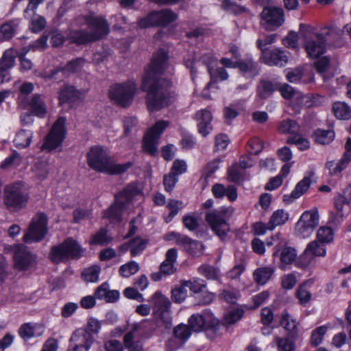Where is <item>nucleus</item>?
<instances>
[{"label": "nucleus", "mask_w": 351, "mask_h": 351, "mask_svg": "<svg viewBox=\"0 0 351 351\" xmlns=\"http://www.w3.org/2000/svg\"><path fill=\"white\" fill-rule=\"evenodd\" d=\"M167 53L159 49L154 54L143 78L141 89L147 91L146 104L150 112L160 110L177 100L178 93L172 89V82L161 77L167 68Z\"/></svg>", "instance_id": "obj_1"}, {"label": "nucleus", "mask_w": 351, "mask_h": 351, "mask_svg": "<svg viewBox=\"0 0 351 351\" xmlns=\"http://www.w3.org/2000/svg\"><path fill=\"white\" fill-rule=\"evenodd\" d=\"M88 165L93 169L110 175H119L125 172L132 166L128 162L117 164L108 156L107 152L101 147H91L87 154Z\"/></svg>", "instance_id": "obj_2"}, {"label": "nucleus", "mask_w": 351, "mask_h": 351, "mask_svg": "<svg viewBox=\"0 0 351 351\" xmlns=\"http://www.w3.org/2000/svg\"><path fill=\"white\" fill-rule=\"evenodd\" d=\"M29 199V193L25 184L16 181L6 184L3 188V203L11 212H17L25 208Z\"/></svg>", "instance_id": "obj_3"}, {"label": "nucleus", "mask_w": 351, "mask_h": 351, "mask_svg": "<svg viewBox=\"0 0 351 351\" xmlns=\"http://www.w3.org/2000/svg\"><path fill=\"white\" fill-rule=\"evenodd\" d=\"M233 213L232 207L222 206L218 209L208 211L205 215V220L211 230L221 240H224L230 228L228 220Z\"/></svg>", "instance_id": "obj_4"}, {"label": "nucleus", "mask_w": 351, "mask_h": 351, "mask_svg": "<svg viewBox=\"0 0 351 351\" xmlns=\"http://www.w3.org/2000/svg\"><path fill=\"white\" fill-rule=\"evenodd\" d=\"M189 326L193 332L206 330L208 333L212 332L217 335L221 334L220 326H223L211 313L206 311L202 314L192 315L189 319Z\"/></svg>", "instance_id": "obj_5"}, {"label": "nucleus", "mask_w": 351, "mask_h": 351, "mask_svg": "<svg viewBox=\"0 0 351 351\" xmlns=\"http://www.w3.org/2000/svg\"><path fill=\"white\" fill-rule=\"evenodd\" d=\"M136 91V84L132 81L123 84H116L109 89V97L117 104L128 107L132 103Z\"/></svg>", "instance_id": "obj_6"}, {"label": "nucleus", "mask_w": 351, "mask_h": 351, "mask_svg": "<svg viewBox=\"0 0 351 351\" xmlns=\"http://www.w3.org/2000/svg\"><path fill=\"white\" fill-rule=\"evenodd\" d=\"M259 17L261 27L268 32L276 30L282 26L285 21L284 10L274 5L263 8Z\"/></svg>", "instance_id": "obj_7"}, {"label": "nucleus", "mask_w": 351, "mask_h": 351, "mask_svg": "<svg viewBox=\"0 0 351 351\" xmlns=\"http://www.w3.org/2000/svg\"><path fill=\"white\" fill-rule=\"evenodd\" d=\"M47 217L43 213H37L32 219L23 241L27 243L42 241L48 232Z\"/></svg>", "instance_id": "obj_8"}, {"label": "nucleus", "mask_w": 351, "mask_h": 351, "mask_svg": "<svg viewBox=\"0 0 351 351\" xmlns=\"http://www.w3.org/2000/svg\"><path fill=\"white\" fill-rule=\"evenodd\" d=\"M177 14L169 9L161 11H154L138 21V25L141 28L152 26H167L177 19Z\"/></svg>", "instance_id": "obj_9"}, {"label": "nucleus", "mask_w": 351, "mask_h": 351, "mask_svg": "<svg viewBox=\"0 0 351 351\" xmlns=\"http://www.w3.org/2000/svg\"><path fill=\"white\" fill-rule=\"evenodd\" d=\"M322 33L311 34L308 38H306L304 49L308 56L312 59L318 58L326 52V39L325 34H329L328 28L325 27Z\"/></svg>", "instance_id": "obj_10"}, {"label": "nucleus", "mask_w": 351, "mask_h": 351, "mask_svg": "<svg viewBox=\"0 0 351 351\" xmlns=\"http://www.w3.org/2000/svg\"><path fill=\"white\" fill-rule=\"evenodd\" d=\"M169 122L167 121H158L154 125L149 129L147 134L144 136L143 144L144 152L155 156L157 152L156 145L158 138L163 131L169 126Z\"/></svg>", "instance_id": "obj_11"}, {"label": "nucleus", "mask_w": 351, "mask_h": 351, "mask_svg": "<svg viewBox=\"0 0 351 351\" xmlns=\"http://www.w3.org/2000/svg\"><path fill=\"white\" fill-rule=\"evenodd\" d=\"M65 123L64 117H61L57 119L41 147L42 150H53L62 144L66 134Z\"/></svg>", "instance_id": "obj_12"}, {"label": "nucleus", "mask_w": 351, "mask_h": 351, "mask_svg": "<svg viewBox=\"0 0 351 351\" xmlns=\"http://www.w3.org/2000/svg\"><path fill=\"white\" fill-rule=\"evenodd\" d=\"M153 300H154V314L156 317L162 322L163 326L165 328H169L172 325L169 312L170 301L160 292H156L153 296Z\"/></svg>", "instance_id": "obj_13"}, {"label": "nucleus", "mask_w": 351, "mask_h": 351, "mask_svg": "<svg viewBox=\"0 0 351 351\" xmlns=\"http://www.w3.org/2000/svg\"><path fill=\"white\" fill-rule=\"evenodd\" d=\"M80 19L90 29L89 32L93 41L102 39L109 32V25L106 19L101 16H94L91 14L82 16Z\"/></svg>", "instance_id": "obj_14"}, {"label": "nucleus", "mask_w": 351, "mask_h": 351, "mask_svg": "<svg viewBox=\"0 0 351 351\" xmlns=\"http://www.w3.org/2000/svg\"><path fill=\"white\" fill-rule=\"evenodd\" d=\"M319 214L317 210L305 211L296 224L298 234L303 237H309L318 226Z\"/></svg>", "instance_id": "obj_15"}, {"label": "nucleus", "mask_w": 351, "mask_h": 351, "mask_svg": "<svg viewBox=\"0 0 351 351\" xmlns=\"http://www.w3.org/2000/svg\"><path fill=\"white\" fill-rule=\"evenodd\" d=\"M93 337L88 330H75L70 339L68 351H88L93 343Z\"/></svg>", "instance_id": "obj_16"}, {"label": "nucleus", "mask_w": 351, "mask_h": 351, "mask_svg": "<svg viewBox=\"0 0 351 351\" xmlns=\"http://www.w3.org/2000/svg\"><path fill=\"white\" fill-rule=\"evenodd\" d=\"M36 256L26 246L21 244L14 248V267L23 271L28 269L35 262Z\"/></svg>", "instance_id": "obj_17"}, {"label": "nucleus", "mask_w": 351, "mask_h": 351, "mask_svg": "<svg viewBox=\"0 0 351 351\" xmlns=\"http://www.w3.org/2000/svg\"><path fill=\"white\" fill-rule=\"evenodd\" d=\"M326 249L324 243L313 241L308 243L304 253L300 256V261L302 266L307 267L313 261L314 256H324Z\"/></svg>", "instance_id": "obj_18"}, {"label": "nucleus", "mask_w": 351, "mask_h": 351, "mask_svg": "<svg viewBox=\"0 0 351 351\" xmlns=\"http://www.w3.org/2000/svg\"><path fill=\"white\" fill-rule=\"evenodd\" d=\"M261 60L269 66H284L288 62V53L279 48H274L269 51L261 54Z\"/></svg>", "instance_id": "obj_19"}, {"label": "nucleus", "mask_w": 351, "mask_h": 351, "mask_svg": "<svg viewBox=\"0 0 351 351\" xmlns=\"http://www.w3.org/2000/svg\"><path fill=\"white\" fill-rule=\"evenodd\" d=\"M275 251L273 253L274 257H279L280 262L278 264V267L282 269L285 270L288 268V267L295 261L297 257V252L295 248L285 246L282 249L275 247Z\"/></svg>", "instance_id": "obj_20"}, {"label": "nucleus", "mask_w": 351, "mask_h": 351, "mask_svg": "<svg viewBox=\"0 0 351 351\" xmlns=\"http://www.w3.org/2000/svg\"><path fill=\"white\" fill-rule=\"evenodd\" d=\"M238 69L240 74L247 79H252L258 75L261 66L252 58L239 60Z\"/></svg>", "instance_id": "obj_21"}, {"label": "nucleus", "mask_w": 351, "mask_h": 351, "mask_svg": "<svg viewBox=\"0 0 351 351\" xmlns=\"http://www.w3.org/2000/svg\"><path fill=\"white\" fill-rule=\"evenodd\" d=\"M195 119L197 121L199 133L203 136H206L213 130L211 112L206 109L199 110L195 114Z\"/></svg>", "instance_id": "obj_22"}, {"label": "nucleus", "mask_w": 351, "mask_h": 351, "mask_svg": "<svg viewBox=\"0 0 351 351\" xmlns=\"http://www.w3.org/2000/svg\"><path fill=\"white\" fill-rule=\"evenodd\" d=\"M138 325L133 324L130 331L123 337V344L128 351H143V346L140 340H136V332L138 331Z\"/></svg>", "instance_id": "obj_23"}, {"label": "nucleus", "mask_w": 351, "mask_h": 351, "mask_svg": "<svg viewBox=\"0 0 351 351\" xmlns=\"http://www.w3.org/2000/svg\"><path fill=\"white\" fill-rule=\"evenodd\" d=\"M62 245L69 261L82 257L84 250L76 240L69 237L62 242Z\"/></svg>", "instance_id": "obj_24"}, {"label": "nucleus", "mask_w": 351, "mask_h": 351, "mask_svg": "<svg viewBox=\"0 0 351 351\" xmlns=\"http://www.w3.org/2000/svg\"><path fill=\"white\" fill-rule=\"evenodd\" d=\"M80 92L73 86H64L60 91L59 101L60 104H68L70 106H73L80 100Z\"/></svg>", "instance_id": "obj_25"}, {"label": "nucleus", "mask_w": 351, "mask_h": 351, "mask_svg": "<svg viewBox=\"0 0 351 351\" xmlns=\"http://www.w3.org/2000/svg\"><path fill=\"white\" fill-rule=\"evenodd\" d=\"M86 63L83 58H77L67 62V64L60 69H56L51 71V76L55 75L60 71L66 74L75 73L80 72Z\"/></svg>", "instance_id": "obj_26"}, {"label": "nucleus", "mask_w": 351, "mask_h": 351, "mask_svg": "<svg viewBox=\"0 0 351 351\" xmlns=\"http://www.w3.org/2000/svg\"><path fill=\"white\" fill-rule=\"evenodd\" d=\"M141 193L137 186L134 184H130L125 189L115 196L117 201L121 204L127 205L132 199Z\"/></svg>", "instance_id": "obj_27"}, {"label": "nucleus", "mask_w": 351, "mask_h": 351, "mask_svg": "<svg viewBox=\"0 0 351 351\" xmlns=\"http://www.w3.org/2000/svg\"><path fill=\"white\" fill-rule=\"evenodd\" d=\"M350 157L351 154H343L341 159L338 162L333 160L327 162L326 167L328 169L330 174L333 176L341 173L350 162Z\"/></svg>", "instance_id": "obj_28"}, {"label": "nucleus", "mask_w": 351, "mask_h": 351, "mask_svg": "<svg viewBox=\"0 0 351 351\" xmlns=\"http://www.w3.org/2000/svg\"><path fill=\"white\" fill-rule=\"evenodd\" d=\"M33 132L29 130H20L14 139V145L19 149L27 147L32 143Z\"/></svg>", "instance_id": "obj_29"}, {"label": "nucleus", "mask_w": 351, "mask_h": 351, "mask_svg": "<svg viewBox=\"0 0 351 351\" xmlns=\"http://www.w3.org/2000/svg\"><path fill=\"white\" fill-rule=\"evenodd\" d=\"M49 258L54 264L66 263L69 261L62 242L51 247Z\"/></svg>", "instance_id": "obj_30"}, {"label": "nucleus", "mask_w": 351, "mask_h": 351, "mask_svg": "<svg viewBox=\"0 0 351 351\" xmlns=\"http://www.w3.org/2000/svg\"><path fill=\"white\" fill-rule=\"evenodd\" d=\"M280 324L288 332L287 336L290 339H295L298 337V324L293 319L290 320V315L287 312L282 314Z\"/></svg>", "instance_id": "obj_31"}, {"label": "nucleus", "mask_w": 351, "mask_h": 351, "mask_svg": "<svg viewBox=\"0 0 351 351\" xmlns=\"http://www.w3.org/2000/svg\"><path fill=\"white\" fill-rule=\"evenodd\" d=\"M274 273V268L263 267L256 269L253 274L254 279L258 285H265Z\"/></svg>", "instance_id": "obj_32"}, {"label": "nucleus", "mask_w": 351, "mask_h": 351, "mask_svg": "<svg viewBox=\"0 0 351 351\" xmlns=\"http://www.w3.org/2000/svg\"><path fill=\"white\" fill-rule=\"evenodd\" d=\"M32 114L43 117L47 113L45 104L40 95H34L29 104Z\"/></svg>", "instance_id": "obj_33"}, {"label": "nucleus", "mask_w": 351, "mask_h": 351, "mask_svg": "<svg viewBox=\"0 0 351 351\" xmlns=\"http://www.w3.org/2000/svg\"><path fill=\"white\" fill-rule=\"evenodd\" d=\"M16 54V51L12 48L6 49L0 58V67L10 71L15 64Z\"/></svg>", "instance_id": "obj_34"}, {"label": "nucleus", "mask_w": 351, "mask_h": 351, "mask_svg": "<svg viewBox=\"0 0 351 351\" xmlns=\"http://www.w3.org/2000/svg\"><path fill=\"white\" fill-rule=\"evenodd\" d=\"M69 38L71 43L77 45L86 44L94 42L90 33L85 30H72L69 34Z\"/></svg>", "instance_id": "obj_35"}, {"label": "nucleus", "mask_w": 351, "mask_h": 351, "mask_svg": "<svg viewBox=\"0 0 351 351\" xmlns=\"http://www.w3.org/2000/svg\"><path fill=\"white\" fill-rule=\"evenodd\" d=\"M332 110L335 116L339 119L348 120L351 118V108L345 102L334 103Z\"/></svg>", "instance_id": "obj_36"}, {"label": "nucleus", "mask_w": 351, "mask_h": 351, "mask_svg": "<svg viewBox=\"0 0 351 351\" xmlns=\"http://www.w3.org/2000/svg\"><path fill=\"white\" fill-rule=\"evenodd\" d=\"M310 178L308 177H305L303 180H302L297 184L294 190L292 191L291 194V197H292L293 199H297L300 197L308 190V189L310 186ZM288 198H290V197H288L287 195H284V202L289 203V200L288 199Z\"/></svg>", "instance_id": "obj_37"}, {"label": "nucleus", "mask_w": 351, "mask_h": 351, "mask_svg": "<svg viewBox=\"0 0 351 351\" xmlns=\"http://www.w3.org/2000/svg\"><path fill=\"white\" fill-rule=\"evenodd\" d=\"M289 218V215L283 209L274 212L269 221V230H274L276 226L284 224Z\"/></svg>", "instance_id": "obj_38"}, {"label": "nucleus", "mask_w": 351, "mask_h": 351, "mask_svg": "<svg viewBox=\"0 0 351 351\" xmlns=\"http://www.w3.org/2000/svg\"><path fill=\"white\" fill-rule=\"evenodd\" d=\"M115 199H117V197H115ZM125 207V204H122L119 201L116 199L115 203L105 212V217L112 221H120L122 211Z\"/></svg>", "instance_id": "obj_39"}, {"label": "nucleus", "mask_w": 351, "mask_h": 351, "mask_svg": "<svg viewBox=\"0 0 351 351\" xmlns=\"http://www.w3.org/2000/svg\"><path fill=\"white\" fill-rule=\"evenodd\" d=\"M274 90V84L271 82L265 80H261L257 86L258 95L263 99H267L270 97Z\"/></svg>", "instance_id": "obj_40"}, {"label": "nucleus", "mask_w": 351, "mask_h": 351, "mask_svg": "<svg viewBox=\"0 0 351 351\" xmlns=\"http://www.w3.org/2000/svg\"><path fill=\"white\" fill-rule=\"evenodd\" d=\"M191 331L189 325L181 324L173 328V336L181 344H184L191 336Z\"/></svg>", "instance_id": "obj_41"}, {"label": "nucleus", "mask_w": 351, "mask_h": 351, "mask_svg": "<svg viewBox=\"0 0 351 351\" xmlns=\"http://www.w3.org/2000/svg\"><path fill=\"white\" fill-rule=\"evenodd\" d=\"M111 241L112 238L108 234V230L106 228H101L92 236L90 244L104 245L108 244Z\"/></svg>", "instance_id": "obj_42"}, {"label": "nucleus", "mask_w": 351, "mask_h": 351, "mask_svg": "<svg viewBox=\"0 0 351 351\" xmlns=\"http://www.w3.org/2000/svg\"><path fill=\"white\" fill-rule=\"evenodd\" d=\"M314 134L315 141L321 145L329 144L335 137L334 132L330 130L317 129L315 131Z\"/></svg>", "instance_id": "obj_43"}, {"label": "nucleus", "mask_w": 351, "mask_h": 351, "mask_svg": "<svg viewBox=\"0 0 351 351\" xmlns=\"http://www.w3.org/2000/svg\"><path fill=\"white\" fill-rule=\"evenodd\" d=\"M221 7L226 12L233 14H240L248 11L246 7L239 5L232 0H223Z\"/></svg>", "instance_id": "obj_44"}, {"label": "nucleus", "mask_w": 351, "mask_h": 351, "mask_svg": "<svg viewBox=\"0 0 351 351\" xmlns=\"http://www.w3.org/2000/svg\"><path fill=\"white\" fill-rule=\"evenodd\" d=\"M138 325V331L141 330V336L143 339L151 337L156 329V324L154 322L144 321L141 323H134Z\"/></svg>", "instance_id": "obj_45"}, {"label": "nucleus", "mask_w": 351, "mask_h": 351, "mask_svg": "<svg viewBox=\"0 0 351 351\" xmlns=\"http://www.w3.org/2000/svg\"><path fill=\"white\" fill-rule=\"evenodd\" d=\"M243 313V311L239 308L229 311L224 317V322H219L220 324L223 325V326H220V330L221 328L226 329L227 325L234 324L241 319Z\"/></svg>", "instance_id": "obj_46"}, {"label": "nucleus", "mask_w": 351, "mask_h": 351, "mask_svg": "<svg viewBox=\"0 0 351 351\" xmlns=\"http://www.w3.org/2000/svg\"><path fill=\"white\" fill-rule=\"evenodd\" d=\"M36 326L31 323H25L21 326L19 329V335L25 341H27L36 335H40L41 333L36 335Z\"/></svg>", "instance_id": "obj_47"}, {"label": "nucleus", "mask_w": 351, "mask_h": 351, "mask_svg": "<svg viewBox=\"0 0 351 351\" xmlns=\"http://www.w3.org/2000/svg\"><path fill=\"white\" fill-rule=\"evenodd\" d=\"M139 268V265L136 262L131 261L128 263L121 265L119 267V272L121 276L124 278H129L138 272Z\"/></svg>", "instance_id": "obj_48"}, {"label": "nucleus", "mask_w": 351, "mask_h": 351, "mask_svg": "<svg viewBox=\"0 0 351 351\" xmlns=\"http://www.w3.org/2000/svg\"><path fill=\"white\" fill-rule=\"evenodd\" d=\"M208 69L211 77V81L206 85V88L208 89L211 88L213 84L215 82V79L226 80L228 78V74L226 69L223 67L217 68L215 70H212L208 66Z\"/></svg>", "instance_id": "obj_49"}, {"label": "nucleus", "mask_w": 351, "mask_h": 351, "mask_svg": "<svg viewBox=\"0 0 351 351\" xmlns=\"http://www.w3.org/2000/svg\"><path fill=\"white\" fill-rule=\"evenodd\" d=\"M277 35L271 34L269 35H263L256 41L257 47L261 51V54H264L267 51V46L274 43L276 40Z\"/></svg>", "instance_id": "obj_50"}, {"label": "nucleus", "mask_w": 351, "mask_h": 351, "mask_svg": "<svg viewBox=\"0 0 351 351\" xmlns=\"http://www.w3.org/2000/svg\"><path fill=\"white\" fill-rule=\"evenodd\" d=\"M101 271L100 267L94 265L85 269L82 274L83 279L86 282H95L99 279V274Z\"/></svg>", "instance_id": "obj_51"}, {"label": "nucleus", "mask_w": 351, "mask_h": 351, "mask_svg": "<svg viewBox=\"0 0 351 351\" xmlns=\"http://www.w3.org/2000/svg\"><path fill=\"white\" fill-rule=\"evenodd\" d=\"M184 285L195 294L200 293L206 287V282L199 278L184 281Z\"/></svg>", "instance_id": "obj_52"}, {"label": "nucleus", "mask_w": 351, "mask_h": 351, "mask_svg": "<svg viewBox=\"0 0 351 351\" xmlns=\"http://www.w3.org/2000/svg\"><path fill=\"white\" fill-rule=\"evenodd\" d=\"M307 282H305L300 285L295 292V296L298 299L299 302L302 305H305L311 299V293L306 289Z\"/></svg>", "instance_id": "obj_53"}, {"label": "nucleus", "mask_w": 351, "mask_h": 351, "mask_svg": "<svg viewBox=\"0 0 351 351\" xmlns=\"http://www.w3.org/2000/svg\"><path fill=\"white\" fill-rule=\"evenodd\" d=\"M16 28L11 23H6L0 26V41L11 39L14 35Z\"/></svg>", "instance_id": "obj_54"}, {"label": "nucleus", "mask_w": 351, "mask_h": 351, "mask_svg": "<svg viewBox=\"0 0 351 351\" xmlns=\"http://www.w3.org/2000/svg\"><path fill=\"white\" fill-rule=\"evenodd\" d=\"M27 19L30 21L29 29L34 33L42 31L46 26V20L42 16L34 15V16Z\"/></svg>", "instance_id": "obj_55"}, {"label": "nucleus", "mask_w": 351, "mask_h": 351, "mask_svg": "<svg viewBox=\"0 0 351 351\" xmlns=\"http://www.w3.org/2000/svg\"><path fill=\"white\" fill-rule=\"evenodd\" d=\"M186 287L184 285L183 281L180 285L176 287L171 291L172 300L176 303L182 302L186 298L187 293L186 290Z\"/></svg>", "instance_id": "obj_56"}, {"label": "nucleus", "mask_w": 351, "mask_h": 351, "mask_svg": "<svg viewBox=\"0 0 351 351\" xmlns=\"http://www.w3.org/2000/svg\"><path fill=\"white\" fill-rule=\"evenodd\" d=\"M199 273L208 280H217L218 278L217 269L209 265H203L198 268Z\"/></svg>", "instance_id": "obj_57"}, {"label": "nucleus", "mask_w": 351, "mask_h": 351, "mask_svg": "<svg viewBox=\"0 0 351 351\" xmlns=\"http://www.w3.org/2000/svg\"><path fill=\"white\" fill-rule=\"evenodd\" d=\"M317 241L322 243H330L333 239L332 230L329 227H321L317 233Z\"/></svg>", "instance_id": "obj_58"}, {"label": "nucleus", "mask_w": 351, "mask_h": 351, "mask_svg": "<svg viewBox=\"0 0 351 351\" xmlns=\"http://www.w3.org/2000/svg\"><path fill=\"white\" fill-rule=\"evenodd\" d=\"M228 175L230 181L237 183L243 180V170L235 163L229 168Z\"/></svg>", "instance_id": "obj_59"}, {"label": "nucleus", "mask_w": 351, "mask_h": 351, "mask_svg": "<svg viewBox=\"0 0 351 351\" xmlns=\"http://www.w3.org/2000/svg\"><path fill=\"white\" fill-rule=\"evenodd\" d=\"M299 126L295 121L286 119L281 122L280 131L281 133L295 134L298 131Z\"/></svg>", "instance_id": "obj_60"}, {"label": "nucleus", "mask_w": 351, "mask_h": 351, "mask_svg": "<svg viewBox=\"0 0 351 351\" xmlns=\"http://www.w3.org/2000/svg\"><path fill=\"white\" fill-rule=\"evenodd\" d=\"M293 340V339H290L288 336L286 338L278 337L275 338L279 351H294L295 346Z\"/></svg>", "instance_id": "obj_61"}, {"label": "nucleus", "mask_w": 351, "mask_h": 351, "mask_svg": "<svg viewBox=\"0 0 351 351\" xmlns=\"http://www.w3.org/2000/svg\"><path fill=\"white\" fill-rule=\"evenodd\" d=\"M263 148V142L256 137L251 138L247 146V152L252 155L258 154L262 151Z\"/></svg>", "instance_id": "obj_62"}, {"label": "nucleus", "mask_w": 351, "mask_h": 351, "mask_svg": "<svg viewBox=\"0 0 351 351\" xmlns=\"http://www.w3.org/2000/svg\"><path fill=\"white\" fill-rule=\"evenodd\" d=\"M45 0H29L27 8L24 10L23 16L25 19H30L36 15L37 8L42 4Z\"/></svg>", "instance_id": "obj_63"}, {"label": "nucleus", "mask_w": 351, "mask_h": 351, "mask_svg": "<svg viewBox=\"0 0 351 351\" xmlns=\"http://www.w3.org/2000/svg\"><path fill=\"white\" fill-rule=\"evenodd\" d=\"M132 247L130 249V254L132 256H135L140 254L145 247L147 241L141 238H135L131 241Z\"/></svg>", "instance_id": "obj_64"}]
</instances>
